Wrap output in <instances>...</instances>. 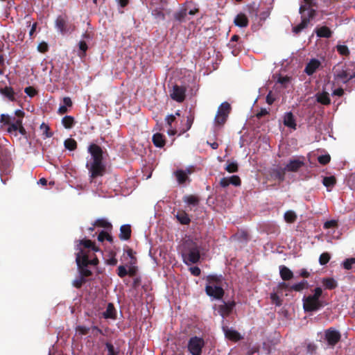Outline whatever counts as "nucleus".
Here are the masks:
<instances>
[{
    "label": "nucleus",
    "mask_w": 355,
    "mask_h": 355,
    "mask_svg": "<svg viewBox=\"0 0 355 355\" xmlns=\"http://www.w3.org/2000/svg\"><path fill=\"white\" fill-rule=\"evenodd\" d=\"M76 262L79 275L73 280L71 284L73 287L80 289L87 282V278L92 275V272L89 268V266H96L98 264L99 261L96 257L89 259V255L80 248V252L76 254Z\"/></svg>",
    "instance_id": "obj_1"
},
{
    "label": "nucleus",
    "mask_w": 355,
    "mask_h": 355,
    "mask_svg": "<svg viewBox=\"0 0 355 355\" xmlns=\"http://www.w3.org/2000/svg\"><path fill=\"white\" fill-rule=\"evenodd\" d=\"M88 152L92 157L85 166L89 172V182L92 183L97 178L103 177L105 174L106 166L103 161V150L99 146L95 144L89 145Z\"/></svg>",
    "instance_id": "obj_2"
},
{
    "label": "nucleus",
    "mask_w": 355,
    "mask_h": 355,
    "mask_svg": "<svg viewBox=\"0 0 355 355\" xmlns=\"http://www.w3.org/2000/svg\"><path fill=\"white\" fill-rule=\"evenodd\" d=\"M223 279L222 275H208L207 277V284L205 286L206 294L216 300H221L225 294L222 287Z\"/></svg>",
    "instance_id": "obj_3"
},
{
    "label": "nucleus",
    "mask_w": 355,
    "mask_h": 355,
    "mask_svg": "<svg viewBox=\"0 0 355 355\" xmlns=\"http://www.w3.org/2000/svg\"><path fill=\"white\" fill-rule=\"evenodd\" d=\"M313 292V295H304L302 298L303 309L305 312L316 311L325 305L324 302L320 300L322 294V288L316 287Z\"/></svg>",
    "instance_id": "obj_4"
},
{
    "label": "nucleus",
    "mask_w": 355,
    "mask_h": 355,
    "mask_svg": "<svg viewBox=\"0 0 355 355\" xmlns=\"http://www.w3.org/2000/svg\"><path fill=\"white\" fill-rule=\"evenodd\" d=\"M183 261L187 265L196 263L200 258V246L193 241H187L182 252Z\"/></svg>",
    "instance_id": "obj_5"
},
{
    "label": "nucleus",
    "mask_w": 355,
    "mask_h": 355,
    "mask_svg": "<svg viewBox=\"0 0 355 355\" xmlns=\"http://www.w3.org/2000/svg\"><path fill=\"white\" fill-rule=\"evenodd\" d=\"M55 27L62 35L71 34L76 29V26L69 21V17L66 13L56 17Z\"/></svg>",
    "instance_id": "obj_6"
},
{
    "label": "nucleus",
    "mask_w": 355,
    "mask_h": 355,
    "mask_svg": "<svg viewBox=\"0 0 355 355\" xmlns=\"http://www.w3.org/2000/svg\"><path fill=\"white\" fill-rule=\"evenodd\" d=\"M205 342L202 338L198 336L191 337L187 343V349L191 355H201Z\"/></svg>",
    "instance_id": "obj_7"
},
{
    "label": "nucleus",
    "mask_w": 355,
    "mask_h": 355,
    "mask_svg": "<svg viewBox=\"0 0 355 355\" xmlns=\"http://www.w3.org/2000/svg\"><path fill=\"white\" fill-rule=\"evenodd\" d=\"M80 248L84 250L88 255L89 259H94L96 257L94 253H91V250L93 252H98L100 249L96 246L95 243L89 239H83L78 241V244L76 245V250L80 252Z\"/></svg>",
    "instance_id": "obj_8"
},
{
    "label": "nucleus",
    "mask_w": 355,
    "mask_h": 355,
    "mask_svg": "<svg viewBox=\"0 0 355 355\" xmlns=\"http://www.w3.org/2000/svg\"><path fill=\"white\" fill-rule=\"evenodd\" d=\"M230 110V104L227 102L223 103L218 108L217 114L214 119L215 123L219 125H224Z\"/></svg>",
    "instance_id": "obj_9"
},
{
    "label": "nucleus",
    "mask_w": 355,
    "mask_h": 355,
    "mask_svg": "<svg viewBox=\"0 0 355 355\" xmlns=\"http://www.w3.org/2000/svg\"><path fill=\"white\" fill-rule=\"evenodd\" d=\"M316 14L317 12L313 10H311V12H309L307 15L301 14L302 21L299 24L293 27V33L296 35L300 33L304 28L308 26L310 21L315 18Z\"/></svg>",
    "instance_id": "obj_10"
},
{
    "label": "nucleus",
    "mask_w": 355,
    "mask_h": 355,
    "mask_svg": "<svg viewBox=\"0 0 355 355\" xmlns=\"http://www.w3.org/2000/svg\"><path fill=\"white\" fill-rule=\"evenodd\" d=\"M324 338L329 346H335L341 338L340 333L333 327L325 330Z\"/></svg>",
    "instance_id": "obj_11"
},
{
    "label": "nucleus",
    "mask_w": 355,
    "mask_h": 355,
    "mask_svg": "<svg viewBox=\"0 0 355 355\" xmlns=\"http://www.w3.org/2000/svg\"><path fill=\"white\" fill-rule=\"evenodd\" d=\"M235 306L236 302L234 301L223 302L222 304L218 305L217 311L220 315L225 318L232 313Z\"/></svg>",
    "instance_id": "obj_12"
},
{
    "label": "nucleus",
    "mask_w": 355,
    "mask_h": 355,
    "mask_svg": "<svg viewBox=\"0 0 355 355\" xmlns=\"http://www.w3.org/2000/svg\"><path fill=\"white\" fill-rule=\"evenodd\" d=\"M186 88L183 86L175 85L173 87L172 92L170 96L171 98L178 103H182L186 97Z\"/></svg>",
    "instance_id": "obj_13"
},
{
    "label": "nucleus",
    "mask_w": 355,
    "mask_h": 355,
    "mask_svg": "<svg viewBox=\"0 0 355 355\" xmlns=\"http://www.w3.org/2000/svg\"><path fill=\"white\" fill-rule=\"evenodd\" d=\"M336 76L344 83H347L355 78V72L349 68L343 67L341 69L336 71Z\"/></svg>",
    "instance_id": "obj_14"
},
{
    "label": "nucleus",
    "mask_w": 355,
    "mask_h": 355,
    "mask_svg": "<svg viewBox=\"0 0 355 355\" xmlns=\"http://www.w3.org/2000/svg\"><path fill=\"white\" fill-rule=\"evenodd\" d=\"M318 7L316 0H303L299 8L300 14H305V11L311 12V10L316 11L315 8Z\"/></svg>",
    "instance_id": "obj_15"
},
{
    "label": "nucleus",
    "mask_w": 355,
    "mask_h": 355,
    "mask_svg": "<svg viewBox=\"0 0 355 355\" xmlns=\"http://www.w3.org/2000/svg\"><path fill=\"white\" fill-rule=\"evenodd\" d=\"M220 187L225 188L230 184H232L235 187L240 186L241 180L238 175H232L230 178H223L220 179L219 182Z\"/></svg>",
    "instance_id": "obj_16"
},
{
    "label": "nucleus",
    "mask_w": 355,
    "mask_h": 355,
    "mask_svg": "<svg viewBox=\"0 0 355 355\" xmlns=\"http://www.w3.org/2000/svg\"><path fill=\"white\" fill-rule=\"evenodd\" d=\"M304 165V163L303 161L300 159H291L286 164L285 169L291 172H297Z\"/></svg>",
    "instance_id": "obj_17"
},
{
    "label": "nucleus",
    "mask_w": 355,
    "mask_h": 355,
    "mask_svg": "<svg viewBox=\"0 0 355 355\" xmlns=\"http://www.w3.org/2000/svg\"><path fill=\"white\" fill-rule=\"evenodd\" d=\"M320 62L316 59H312L306 66L304 72L307 75L313 74L316 70L319 68Z\"/></svg>",
    "instance_id": "obj_18"
},
{
    "label": "nucleus",
    "mask_w": 355,
    "mask_h": 355,
    "mask_svg": "<svg viewBox=\"0 0 355 355\" xmlns=\"http://www.w3.org/2000/svg\"><path fill=\"white\" fill-rule=\"evenodd\" d=\"M223 329L226 338H227L228 339L233 341H238L241 340V336L237 331L229 329L227 327H223Z\"/></svg>",
    "instance_id": "obj_19"
},
{
    "label": "nucleus",
    "mask_w": 355,
    "mask_h": 355,
    "mask_svg": "<svg viewBox=\"0 0 355 355\" xmlns=\"http://www.w3.org/2000/svg\"><path fill=\"white\" fill-rule=\"evenodd\" d=\"M131 227L130 225H123L120 227L119 237L122 241L129 240L131 237Z\"/></svg>",
    "instance_id": "obj_20"
},
{
    "label": "nucleus",
    "mask_w": 355,
    "mask_h": 355,
    "mask_svg": "<svg viewBox=\"0 0 355 355\" xmlns=\"http://www.w3.org/2000/svg\"><path fill=\"white\" fill-rule=\"evenodd\" d=\"M284 124L290 128L296 129V122L294 116L291 112H286L284 116Z\"/></svg>",
    "instance_id": "obj_21"
},
{
    "label": "nucleus",
    "mask_w": 355,
    "mask_h": 355,
    "mask_svg": "<svg viewBox=\"0 0 355 355\" xmlns=\"http://www.w3.org/2000/svg\"><path fill=\"white\" fill-rule=\"evenodd\" d=\"M279 275L284 281H289L293 278V272L286 266H279Z\"/></svg>",
    "instance_id": "obj_22"
},
{
    "label": "nucleus",
    "mask_w": 355,
    "mask_h": 355,
    "mask_svg": "<svg viewBox=\"0 0 355 355\" xmlns=\"http://www.w3.org/2000/svg\"><path fill=\"white\" fill-rule=\"evenodd\" d=\"M234 23L239 27L244 28L248 26L249 21L245 14L239 13L234 18Z\"/></svg>",
    "instance_id": "obj_23"
},
{
    "label": "nucleus",
    "mask_w": 355,
    "mask_h": 355,
    "mask_svg": "<svg viewBox=\"0 0 355 355\" xmlns=\"http://www.w3.org/2000/svg\"><path fill=\"white\" fill-rule=\"evenodd\" d=\"M315 33L319 37L330 38L332 35V31L326 26L315 28Z\"/></svg>",
    "instance_id": "obj_24"
},
{
    "label": "nucleus",
    "mask_w": 355,
    "mask_h": 355,
    "mask_svg": "<svg viewBox=\"0 0 355 355\" xmlns=\"http://www.w3.org/2000/svg\"><path fill=\"white\" fill-rule=\"evenodd\" d=\"M315 97L317 102L322 105H328L331 103L329 94L327 92H318L315 94Z\"/></svg>",
    "instance_id": "obj_25"
},
{
    "label": "nucleus",
    "mask_w": 355,
    "mask_h": 355,
    "mask_svg": "<svg viewBox=\"0 0 355 355\" xmlns=\"http://www.w3.org/2000/svg\"><path fill=\"white\" fill-rule=\"evenodd\" d=\"M152 141L153 144L157 148H162L166 144L165 136L159 132L153 135Z\"/></svg>",
    "instance_id": "obj_26"
},
{
    "label": "nucleus",
    "mask_w": 355,
    "mask_h": 355,
    "mask_svg": "<svg viewBox=\"0 0 355 355\" xmlns=\"http://www.w3.org/2000/svg\"><path fill=\"white\" fill-rule=\"evenodd\" d=\"M309 284L306 280H302L298 283L294 284L289 287V291L301 292L304 289H307Z\"/></svg>",
    "instance_id": "obj_27"
},
{
    "label": "nucleus",
    "mask_w": 355,
    "mask_h": 355,
    "mask_svg": "<svg viewBox=\"0 0 355 355\" xmlns=\"http://www.w3.org/2000/svg\"><path fill=\"white\" fill-rule=\"evenodd\" d=\"M0 94L10 101H15L16 100L15 96V93L11 87L6 86L3 88H0Z\"/></svg>",
    "instance_id": "obj_28"
},
{
    "label": "nucleus",
    "mask_w": 355,
    "mask_h": 355,
    "mask_svg": "<svg viewBox=\"0 0 355 355\" xmlns=\"http://www.w3.org/2000/svg\"><path fill=\"white\" fill-rule=\"evenodd\" d=\"M175 217L178 222L182 225H189L191 222V219L188 214L182 210L178 211L175 215Z\"/></svg>",
    "instance_id": "obj_29"
},
{
    "label": "nucleus",
    "mask_w": 355,
    "mask_h": 355,
    "mask_svg": "<svg viewBox=\"0 0 355 355\" xmlns=\"http://www.w3.org/2000/svg\"><path fill=\"white\" fill-rule=\"evenodd\" d=\"M105 318L115 319L116 317V309L113 304L109 303L107 304L106 311L103 313Z\"/></svg>",
    "instance_id": "obj_30"
},
{
    "label": "nucleus",
    "mask_w": 355,
    "mask_h": 355,
    "mask_svg": "<svg viewBox=\"0 0 355 355\" xmlns=\"http://www.w3.org/2000/svg\"><path fill=\"white\" fill-rule=\"evenodd\" d=\"M94 226L103 227L108 231L112 230V225L105 218H98L94 223Z\"/></svg>",
    "instance_id": "obj_31"
},
{
    "label": "nucleus",
    "mask_w": 355,
    "mask_h": 355,
    "mask_svg": "<svg viewBox=\"0 0 355 355\" xmlns=\"http://www.w3.org/2000/svg\"><path fill=\"white\" fill-rule=\"evenodd\" d=\"M286 169L285 168H278L273 169L272 172V176L278 180L279 182H283L285 179V174H286Z\"/></svg>",
    "instance_id": "obj_32"
},
{
    "label": "nucleus",
    "mask_w": 355,
    "mask_h": 355,
    "mask_svg": "<svg viewBox=\"0 0 355 355\" xmlns=\"http://www.w3.org/2000/svg\"><path fill=\"white\" fill-rule=\"evenodd\" d=\"M175 178L180 184H184L189 180L187 173L183 170H177L175 172Z\"/></svg>",
    "instance_id": "obj_33"
},
{
    "label": "nucleus",
    "mask_w": 355,
    "mask_h": 355,
    "mask_svg": "<svg viewBox=\"0 0 355 355\" xmlns=\"http://www.w3.org/2000/svg\"><path fill=\"white\" fill-rule=\"evenodd\" d=\"M322 282L325 288L329 290H333L338 286L336 281L331 277L323 278Z\"/></svg>",
    "instance_id": "obj_34"
},
{
    "label": "nucleus",
    "mask_w": 355,
    "mask_h": 355,
    "mask_svg": "<svg viewBox=\"0 0 355 355\" xmlns=\"http://www.w3.org/2000/svg\"><path fill=\"white\" fill-rule=\"evenodd\" d=\"M183 201L189 205L196 206L199 204L200 198L195 195H188L183 197Z\"/></svg>",
    "instance_id": "obj_35"
},
{
    "label": "nucleus",
    "mask_w": 355,
    "mask_h": 355,
    "mask_svg": "<svg viewBox=\"0 0 355 355\" xmlns=\"http://www.w3.org/2000/svg\"><path fill=\"white\" fill-rule=\"evenodd\" d=\"M187 15V8L186 7H183L174 14V18L179 22H183L185 21Z\"/></svg>",
    "instance_id": "obj_36"
},
{
    "label": "nucleus",
    "mask_w": 355,
    "mask_h": 355,
    "mask_svg": "<svg viewBox=\"0 0 355 355\" xmlns=\"http://www.w3.org/2000/svg\"><path fill=\"white\" fill-rule=\"evenodd\" d=\"M62 124L67 129H71L75 124L74 118L71 116H65L62 119Z\"/></svg>",
    "instance_id": "obj_37"
},
{
    "label": "nucleus",
    "mask_w": 355,
    "mask_h": 355,
    "mask_svg": "<svg viewBox=\"0 0 355 355\" xmlns=\"http://www.w3.org/2000/svg\"><path fill=\"white\" fill-rule=\"evenodd\" d=\"M64 146L66 149L69 150H74L77 148V142L75 139L69 138L64 140Z\"/></svg>",
    "instance_id": "obj_38"
},
{
    "label": "nucleus",
    "mask_w": 355,
    "mask_h": 355,
    "mask_svg": "<svg viewBox=\"0 0 355 355\" xmlns=\"http://www.w3.org/2000/svg\"><path fill=\"white\" fill-rule=\"evenodd\" d=\"M322 183L327 188H331L336 184V179L334 176L324 177Z\"/></svg>",
    "instance_id": "obj_39"
},
{
    "label": "nucleus",
    "mask_w": 355,
    "mask_h": 355,
    "mask_svg": "<svg viewBox=\"0 0 355 355\" xmlns=\"http://www.w3.org/2000/svg\"><path fill=\"white\" fill-rule=\"evenodd\" d=\"M284 220L288 223H294L297 219L296 214L291 210L287 211L284 214Z\"/></svg>",
    "instance_id": "obj_40"
},
{
    "label": "nucleus",
    "mask_w": 355,
    "mask_h": 355,
    "mask_svg": "<svg viewBox=\"0 0 355 355\" xmlns=\"http://www.w3.org/2000/svg\"><path fill=\"white\" fill-rule=\"evenodd\" d=\"M152 15L157 21H162L165 19V15L162 8H155L152 10Z\"/></svg>",
    "instance_id": "obj_41"
},
{
    "label": "nucleus",
    "mask_w": 355,
    "mask_h": 355,
    "mask_svg": "<svg viewBox=\"0 0 355 355\" xmlns=\"http://www.w3.org/2000/svg\"><path fill=\"white\" fill-rule=\"evenodd\" d=\"M106 349H107V355H119V348H115L113 344L110 342L105 343Z\"/></svg>",
    "instance_id": "obj_42"
},
{
    "label": "nucleus",
    "mask_w": 355,
    "mask_h": 355,
    "mask_svg": "<svg viewBox=\"0 0 355 355\" xmlns=\"http://www.w3.org/2000/svg\"><path fill=\"white\" fill-rule=\"evenodd\" d=\"M41 131L42 132V135L45 137V138H50L53 136V132L50 131L49 126L45 123H42L40 127Z\"/></svg>",
    "instance_id": "obj_43"
},
{
    "label": "nucleus",
    "mask_w": 355,
    "mask_h": 355,
    "mask_svg": "<svg viewBox=\"0 0 355 355\" xmlns=\"http://www.w3.org/2000/svg\"><path fill=\"white\" fill-rule=\"evenodd\" d=\"M343 266L346 270H355V258L347 259L343 263Z\"/></svg>",
    "instance_id": "obj_44"
},
{
    "label": "nucleus",
    "mask_w": 355,
    "mask_h": 355,
    "mask_svg": "<svg viewBox=\"0 0 355 355\" xmlns=\"http://www.w3.org/2000/svg\"><path fill=\"white\" fill-rule=\"evenodd\" d=\"M193 121H194V113L191 110H190L189 115L187 116V123H186L187 128H186V130H184V132L189 130L191 128Z\"/></svg>",
    "instance_id": "obj_45"
},
{
    "label": "nucleus",
    "mask_w": 355,
    "mask_h": 355,
    "mask_svg": "<svg viewBox=\"0 0 355 355\" xmlns=\"http://www.w3.org/2000/svg\"><path fill=\"white\" fill-rule=\"evenodd\" d=\"M225 169L229 173H236L239 170L238 164L236 162L228 163Z\"/></svg>",
    "instance_id": "obj_46"
},
{
    "label": "nucleus",
    "mask_w": 355,
    "mask_h": 355,
    "mask_svg": "<svg viewBox=\"0 0 355 355\" xmlns=\"http://www.w3.org/2000/svg\"><path fill=\"white\" fill-rule=\"evenodd\" d=\"M330 260V254L328 252H324L320 254L319 258V262L320 265L327 264Z\"/></svg>",
    "instance_id": "obj_47"
},
{
    "label": "nucleus",
    "mask_w": 355,
    "mask_h": 355,
    "mask_svg": "<svg viewBox=\"0 0 355 355\" xmlns=\"http://www.w3.org/2000/svg\"><path fill=\"white\" fill-rule=\"evenodd\" d=\"M331 160V157L329 154L322 155L318 157V162L322 165L327 164Z\"/></svg>",
    "instance_id": "obj_48"
},
{
    "label": "nucleus",
    "mask_w": 355,
    "mask_h": 355,
    "mask_svg": "<svg viewBox=\"0 0 355 355\" xmlns=\"http://www.w3.org/2000/svg\"><path fill=\"white\" fill-rule=\"evenodd\" d=\"M337 51L342 55H349V51L347 46L345 45H338L336 46Z\"/></svg>",
    "instance_id": "obj_49"
},
{
    "label": "nucleus",
    "mask_w": 355,
    "mask_h": 355,
    "mask_svg": "<svg viewBox=\"0 0 355 355\" xmlns=\"http://www.w3.org/2000/svg\"><path fill=\"white\" fill-rule=\"evenodd\" d=\"M78 47H79V50L81 51V53H80L79 55L85 56L86 54V51L88 49L87 43L85 41L81 40L78 43Z\"/></svg>",
    "instance_id": "obj_50"
},
{
    "label": "nucleus",
    "mask_w": 355,
    "mask_h": 355,
    "mask_svg": "<svg viewBox=\"0 0 355 355\" xmlns=\"http://www.w3.org/2000/svg\"><path fill=\"white\" fill-rule=\"evenodd\" d=\"M37 50L42 53L47 52L49 51L48 44L45 42H40L37 46Z\"/></svg>",
    "instance_id": "obj_51"
},
{
    "label": "nucleus",
    "mask_w": 355,
    "mask_h": 355,
    "mask_svg": "<svg viewBox=\"0 0 355 355\" xmlns=\"http://www.w3.org/2000/svg\"><path fill=\"white\" fill-rule=\"evenodd\" d=\"M117 275L121 278L128 275V270L124 266L121 265L118 267Z\"/></svg>",
    "instance_id": "obj_52"
},
{
    "label": "nucleus",
    "mask_w": 355,
    "mask_h": 355,
    "mask_svg": "<svg viewBox=\"0 0 355 355\" xmlns=\"http://www.w3.org/2000/svg\"><path fill=\"white\" fill-rule=\"evenodd\" d=\"M291 81V78L288 76H279L277 80V83L282 85L284 87H286V85Z\"/></svg>",
    "instance_id": "obj_53"
},
{
    "label": "nucleus",
    "mask_w": 355,
    "mask_h": 355,
    "mask_svg": "<svg viewBox=\"0 0 355 355\" xmlns=\"http://www.w3.org/2000/svg\"><path fill=\"white\" fill-rule=\"evenodd\" d=\"M90 328L85 326H78L76 327V331L80 335H87L89 334Z\"/></svg>",
    "instance_id": "obj_54"
},
{
    "label": "nucleus",
    "mask_w": 355,
    "mask_h": 355,
    "mask_svg": "<svg viewBox=\"0 0 355 355\" xmlns=\"http://www.w3.org/2000/svg\"><path fill=\"white\" fill-rule=\"evenodd\" d=\"M24 92L30 97H33L37 94V90L31 86L27 87L24 89Z\"/></svg>",
    "instance_id": "obj_55"
},
{
    "label": "nucleus",
    "mask_w": 355,
    "mask_h": 355,
    "mask_svg": "<svg viewBox=\"0 0 355 355\" xmlns=\"http://www.w3.org/2000/svg\"><path fill=\"white\" fill-rule=\"evenodd\" d=\"M0 122L3 125H8L11 122V118L8 114H2L0 116Z\"/></svg>",
    "instance_id": "obj_56"
},
{
    "label": "nucleus",
    "mask_w": 355,
    "mask_h": 355,
    "mask_svg": "<svg viewBox=\"0 0 355 355\" xmlns=\"http://www.w3.org/2000/svg\"><path fill=\"white\" fill-rule=\"evenodd\" d=\"M337 221L335 220H327L324 224V229L334 228L337 226Z\"/></svg>",
    "instance_id": "obj_57"
},
{
    "label": "nucleus",
    "mask_w": 355,
    "mask_h": 355,
    "mask_svg": "<svg viewBox=\"0 0 355 355\" xmlns=\"http://www.w3.org/2000/svg\"><path fill=\"white\" fill-rule=\"evenodd\" d=\"M270 299L277 306L281 305V300H280L279 297L276 293H271Z\"/></svg>",
    "instance_id": "obj_58"
},
{
    "label": "nucleus",
    "mask_w": 355,
    "mask_h": 355,
    "mask_svg": "<svg viewBox=\"0 0 355 355\" xmlns=\"http://www.w3.org/2000/svg\"><path fill=\"white\" fill-rule=\"evenodd\" d=\"M19 127H17L12 122H10V124H8V128L7 129L8 132L12 134L13 132H15V135L16 136V132L17 131Z\"/></svg>",
    "instance_id": "obj_59"
},
{
    "label": "nucleus",
    "mask_w": 355,
    "mask_h": 355,
    "mask_svg": "<svg viewBox=\"0 0 355 355\" xmlns=\"http://www.w3.org/2000/svg\"><path fill=\"white\" fill-rule=\"evenodd\" d=\"M266 103L268 105H272L275 102V98L273 96L272 93L271 91L269 92V93L266 96Z\"/></svg>",
    "instance_id": "obj_60"
},
{
    "label": "nucleus",
    "mask_w": 355,
    "mask_h": 355,
    "mask_svg": "<svg viewBox=\"0 0 355 355\" xmlns=\"http://www.w3.org/2000/svg\"><path fill=\"white\" fill-rule=\"evenodd\" d=\"M269 114V111L267 110L266 108H261V110L256 114V116L257 119H261L263 116L267 115Z\"/></svg>",
    "instance_id": "obj_61"
},
{
    "label": "nucleus",
    "mask_w": 355,
    "mask_h": 355,
    "mask_svg": "<svg viewBox=\"0 0 355 355\" xmlns=\"http://www.w3.org/2000/svg\"><path fill=\"white\" fill-rule=\"evenodd\" d=\"M190 271L193 275L196 277L199 276L201 273V270L198 266L190 268Z\"/></svg>",
    "instance_id": "obj_62"
},
{
    "label": "nucleus",
    "mask_w": 355,
    "mask_h": 355,
    "mask_svg": "<svg viewBox=\"0 0 355 355\" xmlns=\"http://www.w3.org/2000/svg\"><path fill=\"white\" fill-rule=\"evenodd\" d=\"M126 253H127L128 256L130 257L131 259V263H135L137 259L134 257V252H133L132 249L128 248L126 250Z\"/></svg>",
    "instance_id": "obj_63"
},
{
    "label": "nucleus",
    "mask_w": 355,
    "mask_h": 355,
    "mask_svg": "<svg viewBox=\"0 0 355 355\" xmlns=\"http://www.w3.org/2000/svg\"><path fill=\"white\" fill-rule=\"evenodd\" d=\"M307 352L313 354L316 350V346L314 344L309 343L306 347Z\"/></svg>",
    "instance_id": "obj_64"
}]
</instances>
